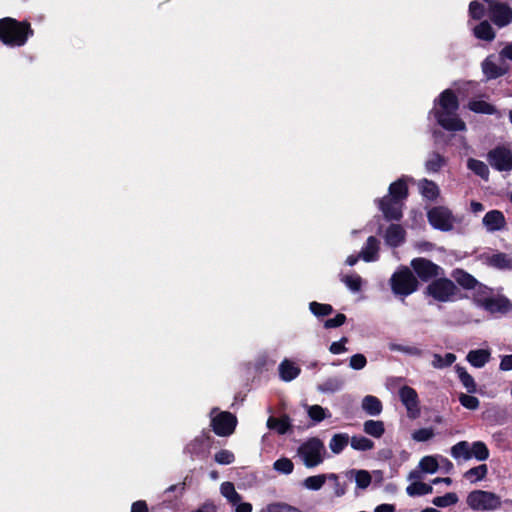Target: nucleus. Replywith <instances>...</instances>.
I'll list each match as a JSON object with an SVG mask.
<instances>
[{
	"mask_svg": "<svg viewBox=\"0 0 512 512\" xmlns=\"http://www.w3.org/2000/svg\"><path fill=\"white\" fill-rule=\"evenodd\" d=\"M459 104L456 95L449 89L443 91L435 101L431 113L438 124L448 131H465L466 124L457 114Z\"/></svg>",
	"mask_w": 512,
	"mask_h": 512,
	"instance_id": "f257e3e1",
	"label": "nucleus"
},
{
	"mask_svg": "<svg viewBox=\"0 0 512 512\" xmlns=\"http://www.w3.org/2000/svg\"><path fill=\"white\" fill-rule=\"evenodd\" d=\"M33 34L30 24L7 17L0 20V40L9 47H21Z\"/></svg>",
	"mask_w": 512,
	"mask_h": 512,
	"instance_id": "f03ea898",
	"label": "nucleus"
},
{
	"mask_svg": "<svg viewBox=\"0 0 512 512\" xmlns=\"http://www.w3.org/2000/svg\"><path fill=\"white\" fill-rule=\"evenodd\" d=\"M425 293L434 301L445 303L457 298L458 289L453 281L442 277L432 281L426 287Z\"/></svg>",
	"mask_w": 512,
	"mask_h": 512,
	"instance_id": "7ed1b4c3",
	"label": "nucleus"
},
{
	"mask_svg": "<svg viewBox=\"0 0 512 512\" xmlns=\"http://www.w3.org/2000/svg\"><path fill=\"white\" fill-rule=\"evenodd\" d=\"M298 454L304 465L308 468H312L323 462L326 449L321 440L312 438L299 447Z\"/></svg>",
	"mask_w": 512,
	"mask_h": 512,
	"instance_id": "20e7f679",
	"label": "nucleus"
},
{
	"mask_svg": "<svg viewBox=\"0 0 512 512\" xmlns=\"http://www.w3.org/2000/svg\"><path fill=\"white\" fill-rule=\"evenodd\" d=\"M467 505L475 511H492L501 506V500L495 493L475 490L468 494Z\"/></svg>",
	"mask_w": 512,
	"mask_h": 512,
	"instance_id": "39448f33",
	"label": "nucleus"
},
{
	"mask_svg": "<svg viewBox=\"0 0 512 512\" xmlns=\"http://www.w3.org/2000/svg\"><path fill=\"white\" fill-rule=\"evenodd\" d=\"M390 282L394 294L400 296H408L415 292L418 287L417 279L407 267L395 272Z\"/></svg>",
	"mask_w": 512,
	"mask_h": 512,
	"instance_id": "423d86ee",
	"label": "nucleus"
},
{
	"mask_svg": "<svg viewBox=\"0 0 512 512\" xmlns=\"http://www.w3.org/2000/svg\"><path fill=\"white\" fill-rule=\"evenodd\" d=\"M427 217L429 223L438 230L451 231L460 220L445 206H436L431 208Z\"/></svg>",
	"mask_w": 512,
	"mask_h": 512,
	"instance_id": "0eeeda50",
	"label": "nucleus"
},
{
	"mask_svg": "<svg viewBox=\"0 0 512 512\" xmlns=\"http://www.w3.org/2000/svg\"><path fill=\"white\" fill-rule=\"evenodd\" d=\"M237 419L230 412H219L217 409L211 411V425L213 431L219 436L231 435L236 427Z\"/></svg>",
	"mask_w": 512,
	"mask_h": 512,
	"instance_id": "6e6552de",
	"label": "nucleus"
},
{
	"mask_svg": "<svg viewBox=\"0 0 512 512\" xmlns=\"http://www.w3.org/2000/svg\"><path fill=\"white\" fill-rule=\"evenodd\" d=\"M487 160L498 171H512V151L505 146L492 149L487 155Z\"/></svg>",
	"mask_w": 512,
	"mask_h": 512,
	"instance_id": "1a4fd4ad",
	"label": "nucleus"
},
{
	"mask_svg": "<svg viewBox=\"0 0 512 512\" xmlns=\"http://www.w3.org/2000/svg\"><path fill=\"white\" fill-rule=\"evenodd\" d=\"M411 266L417 276L423 281L443 275V269L440 266L425 258L413 259Z\"/></svg>",
	"mask_w": 512,
	"mask_h": 512,
	"instance_id": "9d476101",
	"label": "nucleus"
},
{
	"mask_svg": "<svg viewBox=\"0 0 512 512\" xmlns=\"http://www.w3.org/2000/svg\"><path fill=\"white\" fill-rule=\"evenodd\" d=\"M399 397L402 404L406 408L407 416L413 420L417 419L420 416V406L417 392L409 386H403L399 390Z\"/></svg>",
	"mask_w": 512,
	"mask_h": 512,
	"instance_id": "9b49d317",
	"label": "nucleus"
},
{
	"mask_svg": "<svg viewBox=\"0 0 512 512\" xmlns=\"http://www.w3.org/2000/svg\"><path fill=\"white\" fill-rule=\"evenodd\" d=\"M490 18L498 27H505L512 21V9L501 2H493L489 5Z\"/></svg>",
	"mask_w": 512,
	"mask_h": 512,
	"instance_id": "f8f14e48",
	"label": "nucleus"
},
{
	"mask_svg": "<svg viewBox=\"0 0 512 512\" xmlns=\"http://www.w3.org/2000/svg\"><path fill=\"white\" fill-rule=\"evenodd\" d=\"M377 202L379 209L382 211L386 219L399 220L402 217V202L388 196L379 199Z\"/></svg>",
	"mask_w": 512,
	"mask_h": 512,
	"instance_id": "ddd939ff",
	"label": "nucleus"
},
{
	"mask_svg": "<svg viewBox=\"0 0 512 512\" xmlns=\"http://www.w3.org/2000/svg\"><path fill=\"white\" fill-rule=\"evenodd\" d=\"M480 301L482 302V308L492 314H505L512 310V303L504 296H490L489 299L480 298Z\"/></svg>",
	"mask_w": 512,
	"mask_h": 512,
	"instance_id": "4468645a",
	"label": "nucleus"
},
{
	"mask_svg": "<svg viewBox=\"0 0 512 512\" xmlns=\"http://www.w3.org/2000/svg\"><path fill=\"white\" fill-rule=\"evenodd\" d=\"M482 224L487 232L494 233L506 228V219L501 211L491 210L484 215Z\"/></svg>",
	"mask_w": 512,
	"mask_h": 512,
	"instance_id": "2eb2a0df",
	"label": "nucleus"
},
{
	"mask_svg": "<svg viewBox=\"0 0 512 512\" xmlns=\"http://www.w3.org/2000/svg\"><path fill=\"white\" fill-rule=\"evenodd\" d=\"M280 378L283 381L289 382L294 380L300 374V367L295 362L284 359L278 367Z\"/></svg>",
	"mask_w": 512,
	"mask_h": 512,
	"instance_id": "dca6fc26",
	"label": "nucleus"
},
{
	"mask_svg": "<svg viewBox=\"0 0 512 512\" xmlns=\"http://www.w3.org/2000/svg\"><path fill=\"white\" fill-rule=\"evenodd\" d=\"M379 241L370 236L367 239L365 246L360 252V256L365 262H374L378 259Z\"/></svg>",
	"mask_w": 512,
	"mask_h": 512,
	"instance_id": "f3484780",
	"label": "nucleus"
},
{
	"mask_svg": "<svg viewBox=\"0 0 512 512\" xmlns=\"http://www.w3.org/2000/svg\"><path fill=\"white\" fill-rule=\"evenodd\" d=\"M405 239V231L400 225L392 224L385 233V241L389 246H399Z\"/></svg>",
	"mask_w": 512,
	"mask_h": 512,
	"instance_id": "a211bd4d",
	"label": "nucleus"
},
{
	"mask_svg": "<svg viewBox=\"0 0 512 512\" xmlns=\"http://www.w3.org/2000/svg\"><path fill=\"white\" fill-rule=\"evenodd\" d=\"M490 358L491 353L486 349L471 350L466 356V360L476 368H482L485 366Z\"/></svg>",
	"mask_w": 512,
	"mask_h": 512,
	"instance_id": "6ab92c4d",
	"label": "nucleus"
},
{
	"mask_svg": "<svg viewBox=\"0 0 512 512\" xmlns=\"http://www.w3.org/2000/svg\"><path fill=\"white\" fill-rule=\"evenodd\" d=\"M387 196L403 203L408 196V187L406 182L403 179L393 182L389 186V194Z\"/></svg>",
	"mask_w": 512,
	"mask_h": 512,
	"instance_id": "aec40b11",
	"label": "nucleus"
},
{
	"mask_svg": "<svg viewBox=\"0 0 512 512\" xmlns=\"http://www.w3.org/2000/svg\"><path fill=\"white\" fill-rule=\"evenodd\" d=\"M482 70L488 79H494L504 74V69L498 66L494 56L487 57L482 63Z\"/></svg>",
	"mask_w": 512,
	"mask_h": 512,
	"instance_id": "412c9836",
	"label": "nucleus"
},
{
	"mask_svg": "<svg viewBox=\"0 0 512 512\" xmlns=\"http://www.w3.org/2000/svg\"><path fill=\"white\" fill-rule=\"evenodd\" d=\"M362 409L371 416H377L382 412L381 401L372 395H367L362 400Z\"/></svg>",
	"mask_w": 512,
	"mask_h": 512,
	"instance_id": "4be33fe9",
	"label": "nucleus"
},
{
	"mask_svg": "<svg viewBox=\"0 0 512 512\" xmlns=\"http://www.w3.org/2000/svg\"><path fill=\"white\" fill-rule=\"evenodd\" d=\"M220 493L231 506L242 500V496L236 491L234 484L229 481L221 484Z\"/></svg>",
	"mask_w": 512,
	"mask_h": 512,
	"instance_id": "5701e85b",
	"label": "nucleus"
},
{
	"mask_svg": "<svg viewBox=\"0 0 512 512\" xmlns=\"http://www.w3.org/2000/svg\"><path fill=\"white\" fill-rule=\"evenodd\" d=\"M488 264L497 269H512V255L496 253L488 258Z\"/></svg>",
	"mask_w": 512,
	"mask_h": 512,
	"instance_id": "b1692460",
	"label": "nucleus"
},
{
	"mask_svg": "<svg viewBox=\"0 0 512 512\" xmlns=\"http://www.w3.org/2000/svg\"><path fill=\"white\" fill-rule=\"evenodd\" d=\"M344 385L342 378L338 376L329 377L317 386L318 391L322 393H335Z\"/></svg>",
	"mask_w": 512,
	"mask_h": 512,
	"instance_id": "393cba45",
	"label": "nucleus"
},
{
	"mask_svg": "<svg viewBox=\"0 0 512 512\" xmlns=\"http://www.w3.org/2000/svg\"><path fill=\"white\" fill-rule=\"evenodd\" d=\"M452 276L455 281L465 289L473 290L479 283L472 275L460 269L455 270Z\"/></svg>",
	"mask_w": 512,
	"mask_h": 512,
	"instance_id": "a878e982",
	"label": "nucleus"
},
{
	"mask_svg": "<svg viewBox=\"0 0 512 512\" xmlns=\"http://www.w3.org/2000/svg\"><path fill=\"white\" fill-rule=\"evenodd\" d=\"M420 193L429 200H434L439 195V188L433 181L422 179L418 183Z\"/></svg>",
	"mask_w": 512,
	"mask_h": 512,
	"instance_id": "bb28decb",
	"label": "nucleus"
},
{
	"mask_svg": "<svg viewBox=\"0 0 512 512\" xmlns=\"http://www.w3.org/2000/svg\"><path fill=\"white\" fill-rule=\"evenodd\" d=\"M473 33L476 38L485 41H492L495 38V32L493 31V28L488 21H482L477 26H475Z\"/></svg>",
	"mask_w": 512,
	"mask_h": 512,
	"instance_id": "cd10ccee",
	"label": "nucleus"
},
{
	"mask_svg": "<svg viewBox=\"0 0 512 512\" xmlns=\"http://www.w3.org/2000/svg\"><path fill=\"white\" fill-rule=\"evenodd\" d=\"M340 281L353 293L359 292L363 284V279L355 273L340 274Z\"/></svg>",
	"mask_w": 512,
	"mask_h": 512,
	"instance_id": "c85d7f7f",
	"label": "nucleus"
},
{
	"mask_svg": "<svg viewBox=\"0 0 512 512\" xmlns=\"http://www.w3.org/2000/svg\"><path fill=\"white\" fill-rule=\"evenodd\" d=\"M290 426V419L287 416L281 418L269 417L267 420V427L275 430L278 434H285Z\"/></svg>",
	"mask_w": 512,
	"mask_h": 512,
	"instance_id": "c756f323",
	"label": "nucleus"
},
{
	"mask_svg": "<svg viewBox=\"0 0 512 512\" xmlns=\"http://www.w3.org/2000/svg\"><path fill=\"white\" fill-rule=\"evenodd\" d=\"M432 491L433 488L431 485L423 483L421 481H414L410 483V485H408L406 488L407 494L411 497L431 494Z\"/></svg>",
	"mask_w": 512,
	"mask_h": 512,
	"instance_id": "7c9ffc66",
	"label": "nucleus"
},
{
	"mask_svg": "<svg viewBox=\"0 0 512 512\" xmlns=\"http://www.w3.org/2000/svg\"><path fill=\"white\" fill-rule=\"evenodd\" d=\"M363 430L372 437L380 438L385 432V427L382 421L367 420L363 424Z\"/></svg>",
	"mask_w": 512,
	"mask_h": 512,
	"instance_id": "2f4dec72",
	"label": "nucleus"
},
{
	"mask_svg": "<svg viewBox=\"0 0 512 512\" xmlns=\"http://www.w3.org/2000/svg\"><path fill=\"white\" fill-rule=\"evenodd\" d=\"M471 444L467 441H460L451 447V455L455 459H471Z\"/></svg>",
	"mask_w": 512,
	"mask_h": 512,
	"instance_id": "473e14b6",
	"label": "nucleus"
},
{
	"mask_svg": "<svg viewBox=\"0 0 512 512\" xmlns=\"http://www.w3.org/2000/svg\"><path fill=\"white\" fill-rule=\"evenodd\" d=\"M455 370H456V373L458 375V378H459L460 382L465 387V389L469 393L476 392V387L477 386H476V383L474 381V378L466 371V369L457 365L455 367Z\"/></svg>",
	"mask_w": 512,
	"mask_h": 512,
	"instance_id": "72a5a7b5",
	"label": "nucleus"
},
{
	"mask_svg": "<svg viewBox=\"0 0 512 512\" xmlns=\"http://www.w3.org/2000/svg\"><path fill=\"white\" fill-rule=\"evenodd\" d=\"M349 443V436L345 433L335 434L329 443V448L334 454L341 453Z\"/></svg>",
	"mask_w": 512,
	"mask_h": 512,
	"instance_id": "f704fd0d",
	"label": "nucleus"
},
{
	"mask_svg": "<svg viewBox=\"0 0 512 512\" xmlns=\"http://www.w3.org/2000/svg\"><path fill=\"white\" fill-rule=\"evenodd\" d=\"M306 411L309 418L316 423L330 416L329 411L320 405H306Z\"/></svg>",
	"mask_w": 512,
	"mask_h": 512,
	"instance_id": "c9c22d12",
	"label": "nucleus"
},
{
	"mask_svg": "<svg viewBox=\"0 0 512 512\" xmlns=\"http://www.w3.org/2000/svg\"><path fill=\"white\" fill-rule=\"evenodd\" d=\"M418 468L423 473H427V474L436 473L439 469V462L437 460V457H435V456L423 457L419 462Z\"/></svg>",
	"mask_w": 512,
	"mask_h": 512,
	"instance_id": "e433bc0d",
	"label": "nucleus"
},
{
	"mask_svg": "<svg viewBox=\"0 0 512 512\" xmlns=\"http://www.w3.org/2000/svg\"><path fill=\"white\" fill-rule=\"evenodd\" d=\"M259 512H302L299 508L285 502H273L267 504Z\"/></svg>",
	"mask_w": 512,
	"mask_h": 512,
	"instance_id": "4c0bfd02",
	"label": "nucleus"
},
{
	"mask_svg": "<svg viewBox=\"0 0 512 512\" xmlns=\"http://www.w3.org/2000/svg\"><path fill=\"white\" fill-rule=\"evenodd\" d=\"M328 479L327 474L309 476L303 481V486L312 491L320 490Z\"/></svg>",
	"mask_w": 512,
	"mask_h": 512,
	"instance_id": "58836bf2",
	"label": "nucleus"
},
{
	"mask_svg": "<svg viewBox=\"0 0 512 512\" xmlns=\"http://www.w3.org/2000/svg\"><path fill=\"white\" fill-rule=\"evenodd\" d=\"M432 366L436 369H443L454 363L456 356L453 353H446L444 356L440 354H433Z\"/></svg>",
	"mask_w": 512,
	"mask_h": 512,
	"instance_id": "ea45409f",
	"label": "nucleus"
},
{
	"mask_svg": "<svg viewBox=\"0 0 512 512\" xmlns=\"http://www.w3.org/2000/svg\"><path fill=\"white\" fill-rule=\"evenodd\" d=\"M467 167L483 179H487L489 176L488 166L483 161L470 158L467 161Z\"/></svg>",
	"mask_w": 512,
	"mask_h": 512,
	"instance_id": "a19ab883",
	"label": "nucleus"
},
{
	"mask_svg": "<svg viewBox=\"0 0 512 512\" xmlns=\"http://www.w3.org/2000/svg\"><path fill=\"white\" fill-rule=\"evenodd\" d=\"M488 472L487 465L482 464L477 467L471 468L465 472L464 477L472 483L480 481L485 478Z\"/></svg>",
	"mask_w": 512,
	"mask_h": 512,
	"instance_id": "79ce46f5",
	"label": "nucleus"
},
{
	"mask_svg": "<svg viewBox=\"0 0 512 512\" xmlns=\"http://www.w3.org/2000/svg\"><path fill=\"white\" fill-rule=\"evenodd\" d=\"M468 107L475 113L493 114L496 111L493 105L483 100H472L469 102Z\"/></svg>",
	"mask_w": 512,
	"mask_h": 512,
	"instance_id": "37998d69",
	"label": "nucleus"
},
{
	"mask_svg": "<svg viewBox=\"0 0 512 512\" xmlns=\"http://www.w3.org/2000/svg\"><path fill=\"white\" fill-rule=\"evenodd\" d=\"M471 458H476L479 461L486 460L489 457V450L485 443L476 441L471 444Z\"/></svg>",
	"mask_w": 512,
	"mask_h": 512,
	"instance_id": "c03bdc74",
	"label": "nucleus"
},
{
	"mask_svg": "<svg viewBox=\"0 0 512 512\" xmlns=\"http://www.w3.org/2000/svg\"><path fill=\"white\" fill-rule=\"evenodd\" d=\"M446 163L444 157L438 153L431 154L426 161V169L430 172L439 171Z\"/></svg>",
	"mask_w": 512,
	"mask_h": 512,
	"instance_id": "a18cd8bd",
	"label": "nucleus"
},
{
	"mask_svg": "<svg viewBox=\"0 0 512 512\" xmlns=\"http://www.w3.org/2000/svg\"><path fill=\"white\" fill-rule=\"evenodd\" d=\"M350 444L353 449L359 451L371 450L374 447L373 442L364 436H353Z\"/></svg>",
	"mask_w": 512,
	"mask_h": 512,
	"instance_id": "49530a36",
	"label": "nucleus"
},
{
	"mask_svg": "<svg viewBox=\"0 0 512 512\" xmlns=\"http://www.w3.org/2000/svg\"><path fill=\"white\" fill-rule=\"evenodd\" d=\"M457 502H458V496L455 493H453V492L447 493V494H445L443 496L435 497L432 500V503L435 506L441 507V508L454 505Z\"/></svg>",
	"mask_w": 512,
	"mask_h": 512,
	"instance_id": "de8ad7c7",
	"label": "nucleus"
},
{
	"mask_svg": "<svg viewBox=\"0 0 512 512\" xmlns=\"http://www.w3.org/2000/svg\"><path fill=\"white\" fill-rule=\"evenodd\" d=\"M309 309L317 317L327 316L333 312V308L331 305L322 304L315 301L309 304Z\"/></svg>",
	"mask_w": 512,
	"mask_h": 512,
	"instance_id": "09e8293b",
	"label": "nucleus"
},
{
	"mask_svg": "<svg viewBox=\"0 0 512 512\" xmlns=\"http://www.w3.org/2000/svg\"><path fill=\"white\" fill-rule=\"evenodd\" d=\"M473 291L474 301L480 307H482V302L480 301V298L489 299L491 296V290L487 286L482 285L481 283H478L473 289Z\"/></svg>",
	"mask_w": 512,
	"mask_h": 512,
	"instance_id": "8fccbe9b",
	"label": "nucleus"
},
{
	"mask_svg": "<svg viewBox=\"0 0 512 512\" xmlns=\"http://www.w3.org/2000/svg\"><path fill=\"white\" fill-rule=\"evenodd\" d=\"M411 437L416 442H426L434 437V430L432 428H421L415 430Z\"/></svg>",
	"mask_w": 512,
	"mask_h": 512,
	"instance_id": "3c124183",
	"label": "nucleus"
},
{
	"mask_svg": "<svg viewBox=\"0 0 512 512\" xmlns=\"http://www.w3.org/2000/svg\"><path fill=\"white\" fill-rule=\"evenodd\" d=\"M274 469L283 474H290L294 469V465L290 459L280 458L274 463Z\"/></svg>",
	"mask_w": 512,
	"mask_h": 512,
	"instance_id": "603ef678",
	"label": "nucleus"
},
{
	"mask_svg": "<svg viewBox=\"0 0 512 512\" xmlns=\"http://www.w3.org/2000/svg\"><path fill=\"white\" fill-rule=\"evenodd\" d=\"M215 461L221 465H228L234 462V454L229 450H220L214 456Z\"/></svg>",
	"mask_w": 512,
	"mask_h": 512,
	"instance_id": "864d4df0",
	"label": "nucleus"
},
{
	"mask_svg": "<svg viewBox=\"0 0 512 512\" xmlns=\"http://www.w3.org/2000/svg\"><path fill=\"white\" fill-rule=\"evenodd\" d=\"M355 481H356L357 487H359L361 489H365L371 483V476L365 470H358L355 472Z\"/></svg>",
	"mask_w": 512,
	"mask_h": 512,
	"instance_id": "5fc2aeb1",
	"label": "nucleus"
},
{
	"mask_svg": "<svg viewBox=\"0 0 512 512\" xmlns=\"http://www.w3.org/2000/svg\"><path fill=\"white\" fill-rule=\"evenodd\" d=\"M459 401L462 406L470 410H475L479 406V400L472 395L461 394L459 396Z\"/></svg>",
	"mask_w": 512,
	"mask_h": 512,
	"instance_id": "6e6d98bb",
	"label": "nucleus"
},
{
	"mask_svg": "<svg viewBox=\"0 0 512 512\" xmlns=\"http://www.w3.org/2000/svg\"><path fill=\"white\" fill-rule=\"evenodd\" d=\"M469 14L471 18L479 20L485 15V8L477 1H472L469 5Z\"/></svg>",
	"mask_w": 512,
	"mask_h": 512,
	"instance_id": "4d7b16f0",
	"label": "nucleus"
},
{
	"mask_svg": "<svg viewBox=\"0 0 512 512\" xmlns=\"http://www.w3.org/2000/svg\"><path fill=\"white\" fill-rule=\"evenodd\" d=\"M327 477H328L327 480L333 481L334 495L336 497L343 496L346 492V488L344 485H342L340 483L338 476L334 473H330V474H327Z\"/></svg>",
	"mask_w": 512,
	"mask_h": 512,
	"instance_id": "13d9d810",
	"label": "nucleus"
},
{
	"mask_svg": "<svg viewBox=\"0 0 512 512\" xmlns=\"http://www.w3.org/2000/svg\"><path fill=\"white\" fill-rule=\"evenodd\" d=\"M389 349L391 351H399V352H402L405 354H410V355H420V353H421V351L416 347L403 346V345L395 344V343L389 344Z\"/></svg>",
	"mask_w": 512,
	"mask_h": 512,
	"instance_id": "bf43d9fd",
	"label": "nucleus"
},
{
	"mask_svg": "<svg viewBox=\"0 0 512 512\" xmlns=\"http://www.w3.org/2000/svg\"><path fill=\"white\" fill-rule=\"evenodd\" d=\"M367 364L366 357L363 354H355L350 358L349 366L354 370H361Z\"/></svg>",
	"mask_w": 512,
	"mask_h": 512,
	"instance_id": "052dcab7",
	"label": "nucleus"
},
{
	"mask_svg": "<svg viewBox=\"0 0 512 512\" xmlns=\"http://www.w3.org/2000/svg\"><path fill=\"white\" fill-rule=\"evenodd\" d=\"M205 445L204 438H196L190 444L187 445V451L190 454H199L202 450V447Z\"/></svg>",
	"mask_w": 512,
	"mask_h": 512,
	"instance_id": "680f3d73",
	"label": "nucleus"
},
{
	"mask_svg": "<svg viewBox=\"0 0 512 512\" xmlns=\"http://www.w3.org/2000/svg\"><path fill=\"white\" fill-rule=\"evenodd\" d=\"M346 321V316L344 314H337L334 318L328 319L325 321V328H336L344 324Z\"/></svg>",
	"mask_w": 512,
	"mask_h": 512,
	"instance_id": "e2e57ef3",
	"label": "nucleus"
},
{
	"mask_svg": "<svg viewBox=\"0 0 512 512\" xmlns=\"http://www.w3.org/2000/svg\"><path fill=\"white\" fill-rule=\"evenodd\" d=\"M347 343V338H342L340 341L333 342L330 347L329 351L332 354H341L346 351L345 344Z\"/></svg>",
	"mask_w": 512,
	"mask_h": 512,
	"instance_id": "0e129e2a",
	"label": "nucleus"
},
{
	"mask_svg": "<svg viewBox=\"0 0 512 512\" xmlns=\"http://www.w3.org/2000/svg\"><path fill=\"white\" fill-rule=\"evenodd\" d=\"M234 512H252V505L248 502L239 501L237 504H233Z\"/></svg>",
	"mask_w": 512,
	"mask_h": 512,
	"instance_id": "69168bd1",
	"label": "nucleus"
},
{
	"mask_svg": "<svg viewBox=\"0 0 512 512\" xmlns=\"http://www.w3.org/2000/svg\"><path fill=\"white\" fill-rule=\"evenodd\" d=\"M130 512H148V506L145 501L139 500L132 504Z\"/></svg>",
	"mask_w": 512,
	"mask_h": 512,
	"instance_id": "338daca9",
	"label": "nucleus"
},
{
	"mask_svg": "<svg viewBox=\"0 0 512 512\" xmlns=\"http://www.w3.org/2000/svg\"><path fill=\"white\" fill-rule=\"evenodd\" d=\"M500 369L503 371L512 370V354L506 355L501 359Z\"/></svg>",
	"mask_w": 512,
	"mask_h": 512,
	"instance_id": "774afa93",
	"label": "nucleus"
}]
</instances>
